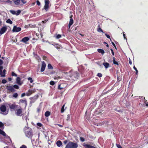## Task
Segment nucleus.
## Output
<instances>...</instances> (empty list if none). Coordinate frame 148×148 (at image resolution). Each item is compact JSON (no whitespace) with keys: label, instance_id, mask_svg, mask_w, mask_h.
<instances>
[{"label":"nucleus","instance_id":"nucleus-1","mask_svg":"<svg viewBox=\"0 0 148 148\" xmlns=\"http://www.w3.org/2000/svg\"><path fill=\"white\" fill-rule=\"evenodd\" d=\"M24 130L26 136L32 139V137L33 135L32 129L30 128L25 127L24 129Z\"/></svg>","mask_w":148,"mask_h":148},{"label":"nucleus","instance_id":"nucleus-2","mask_svg":"<svg viewBox=\"0 0 148 148\" xmlns=\"http://www.w3.org/2000/svg\"><path fill=\"white\" fill-rule=\"evenodd\" d=\"M78 147V145L77 143L69 141L65 148H77Z\"/></svg>","mask_w":148,"mask_h":148},{"label":"nucleus","instance_id":"nucleus-3","mask_svg":"<svg viewBox=\"0 0 148 148\" xmlns=\"http://www.w3.org/2000/svg\"><path fill=\"white\" fill-rule=\"evenodd\" d=\"M1 110L0 113L4 115L7 114L8 113V111L6 110V107L4 105H2L0 108Z\"/></svg>","mask_w":148,"mask_h":148},{"label":"nucleus","instance_id":"nucleus-4","mask_svg":"<svg viewBox=\"0 0 148 148\" xmlns=\"http://www.w3.org/2000/svg\"><path fill=\"white\" fill-rule=\"evenodd\" d=\"M69 75L73 78H76L78 77V75L77 72L71 71L69 73Z\"/></svg>","mask_w":148,"mask_h":148},{"label":"nucleus","instance_id":"nucleus-5","mask_svg":"<svg viewBox=\"0 0 148 148\" xmlns=\"http://www.w3.org/2000/svg\"><path fill=\"white\" fill-rule=\"evenodd\" d=\"M17 116H21L22 115V109L19 106L18 108H17L16 110V112H15Z\"/></svg>","mask_w":148,"mask_h":148},{"label":"nucleus","instance_id":"nucleus-6","mask_svg":"<svg viewBox=\"0 0 148 148\" xmlns=\"http://www.w3.org/2000/svg\"><path fill=\"white\" fill-rule=\"evenodd\" d=\"M3 69V67L2 66H0V75L2 77H5V72L6 71L5 69H4L2 72V70Z\"/></svg>","mask_w":148,"mask_h":148},{"label":"nucleus","instance_id":"nucleus-7","mask_svg":"<svg viewBox=\"0 0 148 148\" xmlns=\"http://www.w3.org/2000/svg\"><path fill=\"white\" fill-rule=\"evenodd\" d=\"M0 134H1L3 135V136H5V138L7 139H8L11 142V140L10 138V137L8 136L5 133V132L1 130L0 129Z\"/></svg>","mask_w":148,"mask_h":148},{"label":"nucleus","instance_id":"nucleus-8","mask_svg":"<svg viewBox=\"0 0 148 148\" xmlns=\"http://www.w3.org/2000/svg\"><path fill=\"white\" fill-rule=\"evenodd\" d=\"M45 5L44 6V9L46 11H47L49 8V0H45Z\"/></svg>","mask_w":148,"mask_h":148},{"label":"nucleus","instance_id":"nucleus-9","mask_svg":"<svg viewBox=\"0 0 148 148\" xmlns=\"http://www.w3.org/2000/svg\"><path fill=\"white\" fill-rule=\"evenodd\" d=\"M6 88L8 90L11 92H13L15 91L12 86H7L6 87Z\"/></svg>","mask_w":148,"mask_h":148},{"label":"nucleus","instance_id":"nucleus-10","mask_svg":"<svg viewBox=\"0 0 148 148\" xmlns=\"http://www.w3.org/2000/svg\"><path fill=\"white\" fill-rule=\"evenodd\" d=\"M21 30V28L20 27H18L15 26L14 27L12 31L13 32H18Z\"/></svg>","mask_w":148,"mask_h":148},{"label":"nucleus","instance_id":"nucleus-11","mask_svg":"<svg viewBox=\"0 0 148 148\" xmlns=\"http://www.w3.org/2000/svg\"><path fill=\"white\" fill-rule=\"evenodd\" d=\"M7 29V27L6 26H4L2 27L0 31V34L1 35L4 33Z\"/></svg>","mask_w":148,"mask_h":148},{"label":"nucleus","instance_id":"nucleus-12","mask_svg":"<svg viewBox=\"0 0 148 148\" xmlns=\"http://www.w3.org/2000/svg\"><path fill=\"white\" fill-rule=\"evenodd\" d=\"M18 106L14 104H12L9 106V107L11 109H16L18 108Z\"/></svg>","mask_w":148,"mask_h":148},{"label":"nucleus","instance_id":"nucleus-13","mask_svg":"<svg viewBox=\"0 0 148 148\" xmlns=\"http://www.w3.org/2000/svg\"><path fill=\"white\" fill-rule=\"evenodd\" d=\"M70 21L69 24V28H70L71 26L73 24V21L72 18V16L71 15L70 16Z\"/></svg>","mask_w":148,"mask_h":148},{"label":"nucleus","instance_id":"nucleus-14","mask_svg":"<svg viewBox=\"0 0 148 148\" xmlns=\"http://www.w3.org/2000/svg\"><path fill=\"white\" fill-rule=\"evenodd\" d=\"M46 67V64L43 61L42 62V66L40 71L42 72L44 71Z\"/></svg>","mask_w":148,"mask_h":148},{"label":"nucleus","instance_id":"nucleus-15","mask_svg":"<svg viewBox=\"0 0 148 148\" xmlns=\"http://www.w3.org/2000/svg\"><path fill=\"white\" fill-rule=\"evenodd\" d=\"M34 91L33 90H29L26 92V95L27 96H30L32 93L34 92Z\"/></svg>","mask_w":148,"mask_h":148},{"label":"nucleus","instance_id":"nucleus-16","mask_svg":"<svg viewBox=\"0 0 148 148\" xmlns=\"http://www.w3.org/2000/svg\"><path fill=\"white\" fill-rule=\"evenodd\" d=\"M29 40L28 37H26L23 38L21 40V41L22 42L24 43H26Z\"/></svg>","mask_w":148,"mask_h":148},{"label":"nucleus","instance_id":"nucleus-17","mask_svg":"<svg viewBox=\"0 0 148 148\" xmlns=\"http://www.w3.org/2000/svg\"><path fill=\"white\" fill-rule=\"evenodd\" d=\"M84 146L86 148H96V147H94L90 145L85 144L84 145Z\"/></svg>","mask_w":148,"mask_h":148},{"label":"nucleus","instance_id":"nucleus-18","mask_svg":"<svg viewBox=\"0 0 148 148\" xmlns=\"http://www.w3.org/2000/svg\"><path fill=\"white\" fill-rule=\"evenodd\" d=\"M16 83L18 84L21 85L22 83L21 82V78L19 77H17L16 79Z\"/></svg>","mask_w":148,"mask_h":148},{"label":"nucleus","instance_id":"nucleus-19","mask_svg":"<svg viewBox=\"0 0 148 148\" xmlns=\"http://www.w3.org/2000/svg\"><path fill=\"white\" fill-rule=\"evenodd\" d=\"M56 144L58 147H60L62 145V143L60 140H58L57 141Z\"/></svg>","mask_w":148,"mask_h":148},{"label":"nucleus","instance_id":"nucleus-20","mask_svg":"<svg viewBox=\"0 0 148 148\" xmlns=\"http://www.w3.org/2000/svg\"><path fill=\"white\" fill-rule=\"evenodd\" d=\"M103 64L104 66L106 69H107L109 66V64L107 62H104Z\"/></svg>","mask_w":148,"mask_h":148},{"label":"nucleus","instance_id":"nucleus-21","mask_svg":"<svg viewBox=\"0 0 148 148\" xmlns=\"http://www.w3.org/2000/svg\"><path fill=\"white\" fill-rule=\"evenodd\" d=\"M97 51L99 53H100L102 54H103L104 53V51L103 49H97Z\"/></svg>","mask_w":148,"mask_h":148},{"label":"nucleus","instance_id":"nucleus-22","mask_svg":"<svg viewBox=\"0 0 148 148\" xmlns=\"http://www.w3.org/2000/svg\"><path fill=\"white\" fill-rule=\"evenodd\" d=\"M50 114V112L49 111H47L45 112V116L46 117L49 116Z\"/></svg>","mask_w":148,"mask_h":148},{"label":"nucleus","instance_id":"nucleus-23","mask_svg":"<svg viewBox=\"0 0 148 148\" xmlns=\"http://www.w3.org/2000/svg\"><path fill=\"white\" fill-rule=\"evenodd\" d=\"M20 0H17L14 1V3L15 5H18L20 3Z\"/></svg>","mask_w":148,"mask_h":148},{"label":"nucleus","instance_id":"nucleus-24","mask_svg":"<svg viewBox=\"0 0 148 148\" xmlns=\"http://www.w3.org/2000/svg\"><path fill=\"white\" fill-rule=\"evenodd\" d=\"M12 96L14 98H16L18 96V94L17 93H14L12 95Z\"/></svg>","mask_w":148,"mask_h":148},{"label":"nucleus","instance_id":"nucleus-25","mask_svg":"<svg viewBox=\"0 0 148 148\" xmlns=\"http://www.w3.org/2000/svg\"><path fill=\"white\" fill-rule=\"evenodd\" d=\"M113 63L115 64H116V65H118L119 63L117 62L115 60V58L114 57H113Z\"/></svg>","mask_w":148,"mask_h":148},{"label":"nucleus","instance_id":"nucleus-26","mask_svg":"<svg viewBox=\"0 0 148 148\" xmlns=\"http://www.w3.org/2000/svg\"><path fill=\"white\" fill-rule=\"evenodd\" d=\"M21 12V11L20 10H17V11H16V12L15 15L17 16H18L20 14Z\"/></svg>","mask_w":148,"mask_h":148},{"label":"nucleus","instance_id":"nucleus-27","mask_svg":"<svg viewBox=\"0 0 148 148\" xmlns=\"http://www.w3.org/2000/svg\"><path fill=\"white\" fill-rule=\"evenodd\" d=\"M0 127L1 128H4V124L2 122L0 121Z\"/></svg>","mask_w":148,"mask_h":148},{"label":"nucleus","instance_id":"nucleus-28","mask_svg":"<svg viewBox=\"0 0 148 148\" xmlns=\"http://www.w3.org/2000/svg\"><path fill=\"white\" fill-rule=\"evenodd\" d=\"M64 106H65V105H64L62 107V108H61V113H63L64 112Z\"/></svg>","mask_w":148,"mask_h":148},{"label":"nucleus","instance_id":"nucleus-29","mask_svg":"<svg viewBox=\"0 0 148 148\" xmlns=\"http://www.w3.org/2000/svg\"><path fill=\"white\" fill-rule=\"evenodd\" d=\"M10 12H11L12 14L13 15L15 14L16 11L12 10H10Z\"/></svg>","mask_w":148,"mask_h":148},{"label":"nucleus","instance_id":"nucleus-30","mask_svg":"<svg viewBox=\"0 0 148 148\" xmlns=\"http://www.w3.org/2000/svg\"><path fill=\"white\" fill-rule=\"evenodd\" d=\"M70 114H68L67 115V117L66 118V121H70Z\"/></svg>","mask_w":148,"mask_h":148},{"label":"nucleus","instance_id":"nucleus-31","mask_svg":"<svg viewBox=\"0 0 148 148\" xmlns=\"http://www.w3.org/2000/svg\"><path fill=\"white\" fill-rule=\"evenodd\" d=\"M41 110V107L40 106H39L37 108V112L39 113L40 112Z\"/></svg>","mask_w":148,"mask_h":148},{"label":"nucleus","instance_id":"nucleus-32","mask_svg":"<svg viewBox=\"0 0 148 148\" xmlns=\"http://www.w3.org/2000/svg\"><path fill=\"white\" fill-rule=\"evenodd\" d=\"M6 22L7 23H9L10 24H12V21L10 19H8L7 20Z\"/></svg>","mask_w":148,"mask_h":148},{"label":"nucleus","instance_id":"nucleus-33","mask_svg":"<svg viewBox=\"0 0 148 148\" xmlns=\"http://www.w3.org/2000/svg\"><path fill=\"white\" fill-rule=\"evenodd\" d=\"M48 67L49 69H52L53 67L50 64H48Z\"/></svg>","mask_w":148,"mask_h":148},{"label":"nucleus","instance_id":"nucleus-34","mask_svg":"<svg viewBox=\"0 0 148 148\" xmlns=\"http://www.w3.org/2000/svg\"><path fill=\"white\" fill-rule=\"evenodd\" d=\"M27 79L28 81H29L31 83H32L33 82V81L32 78L31 77H28L27 78Z\"/></svg>","mask_w":148,"mask_h":148},{"label":"nucleus","instance_id":"nucleus-35","mask_svg":"<svg viewBox=\"0 0 148 148\" xmlns=\"http://www.w3.org/2000/svg\"><path fill=\"white\" fill-rule=\"evenodd\" d=\"M13 86L14 88H15L16 89L19 88V86L17 85H14Z\"/></svg>","mask_w":148,"mask_h":148},{"label":"nucleus","instance_id":"nucleus-36","mask_svg":"<svg viewBox=\"0 0 148 148\" xmlns=\"http://www.w3.org/2000/svg\"><path fill=\"white\" fill-rule=\"evenodd\" d=\"M97 31L98 32H103L102 30L101 29V28H99L97 30Z\"/></svg>","mask_w":148,"mask_h":148},{"label":"nucleus","instance_id":"nucleus-37","mask_svg":"<svg viewBox=\"0 0 148 148\" xmlns=\"http://www.w3.org/2000/svg\"><path fill=\"white\" fill-rule=\"evenodd\" d=\"M133 68L136 71V75H137L138 72V70H137L135 66H134L133 67Z\"/></svg>","mask_w":148,"mask_h":148},{"label":"nucleus","instance_id":"nucleus-38","mask_svg":"<svg viewBox=\"0 0 148 148\" xmlns=\"http://www.w3.org/2000/svg\"><path fill=\"white\" fill-rule=\"evenodd\" d=\"M61 37V35H60V34H58L56 36V38H57V39H59Z\"/></svg>","mask_w":148,"mask_h":148},{"label":"nucleus","instance_id":"nucleus-39","mask_svg":"<svg viewBox=\"0 0 148 148\" xmlns=\"http://www.w3.org/2000/svg\"><path fill=\"white\" fill-rule=\"evenodd\" d=\"M12 76H14L15 77H16L17 76V75L13 72H12Z\"/></svg>","mask_w":148,"mask_h":148},{"label":"nucleus","instance_id":"nucleus-40","mask_svg":"<svg viewBox=\"0 0 148 148\" xmlns=\"http://www.w3.org/2000/svg\"><path fill=\"white\" fill-rule=\"evenodd\" d=\"M55 83V82L53 81H51L50 82V84L51 85H53Z\"/></svg>","mask_w":148,"mask_h":148},{"label":"nucleus","instance_id":"nucleus-41","mask_svg":"<svg viewBox=\"0 0 148 148\" xmlns=\"http://www.w3.org/2000/svg\"><path fill=\"white\" fill-rule=\"evenodd\" d=\"M80 140L82 142H84L85 141V139L84 138L80 137Z\"/></svg>","mask_w":148,"mask_h":148},{"label":"nucleus","instance_id":"nucleus-42","mask_svg":"<svg viewBox=\"0 0 148 148\" xmlns=\"http://www.w3.org/2000/svg\"><path fill=\"white\" fill-rule=\"evenodd\" d=\"M7 82V81L5 79H3L2 81V83L3 84H5Z\"/></svg>","mask_w":148,"mask_h":148},{"label":"nucleus","instance_id":"nucleus-43","mask_svg":"<svg viewBox=\"0 0 148 148\" xmlns=\"http://www.w3.org/2000/svg\"><path fill=\"white\" fill-rule=\"evenodd\" d=\"M37 125L40 127H41L42 126V125L41 123H37Z\"/></svg>","mask_w":148,"mask_h":148},{"label":"nucleus","instance_id":"nucleus-44","mask_svg":"<svg viewBox=\"0 0 148 148\" xmlns=\"http://www.w3.org/2000/svg\"><path fill=\"white\" fill-rule=\"evenodd\" d=\"M58 89L60 90H62V89H63V88L62 87H61V85H59L58 86Z\"/></svg>","mask_w":148,"mask_h":148},{"label":"nucleus","instance_id":"nucleus-45","mask_svg":"<svg viewBox=\"0 0 148 148\" xmlns=\"http://www.w3.org/2000/svg\"><path fill=\"white\" fill-rule=\"evenodd\" d=\"M105 35L107 38L110 39V41H111V40L110 38V36L107 34H106Z\"/></svg>","mask_w":148,"mask_h":148},{"label":"nucleus","instance_id":"nucleus-46","mask_svg":"<svg viewBox=\"0 0 148 148\" xmlns=\"http://www.w3.org/2000/svg\"><path fill=\"white\" fill-rule=\"evenodd\" d=\"M97 76L99 77H101L102 76V74L101 73H98L97 74Z\"/></svg>","mask_w":148,"mask_h":148},{"label":"nucleus","instance_id":"nucleus-47","mask_svg":"<svg viewBox=\"0 0 148 148\" xmlns=\"http://www.w3.org/2000/svg\"><path fill=\"white\" fill-rule=\"evenodd\" d=\"M20 148H27V147L24 145H22Z\"/></svg>","mask_w":148,"mask_h":148},{"label":"nucleus","instance_id":"nucleus-48","mask_svg":"<svg viewBox=\"0 0 148 148\" xmlns=\"http://www.w3.org/2000/svg\"><path fill=\"white\" fill-rule=\"evenodd\" d=\"M116 145L118 148H122L121 145H120L116 144Z\"/></svg>","mask_w":148,"mask_h":148},{"label":"nucleus","instance_id":"nucleus-49","mask_svg":"<svg viewBox=\"0 0 148 148\" xmlns=\"http://www.w3.org/2000/svg\"><path fill=\"white\" fill-rule=\"evenodd\" d=\"M26 94H25V93H22L21 95V97H24V96H25V95H26Z\"/></svg>","mask_w":148,"mask_h":148},{"label":"nucleus","instance_id":"nucleus-50","mask_svg":"<svg viewBox=\"0 0 148 148\" xmlns=\"http://www.w3.org/2000/svg\"><path fill=\"white\" fill-rule=\"evenodd\" d=\"M68 142V141L67 140H65L63 141V143L65 144H67Z\"/></svg>","mask_w":148,"mask_h":148},{"label":"nucleus","instance_id":"nucleus-51","mask_svg":"<svg viewBox=\"0 0 148 148\" xmlns=\"http://www.w3.org/2000/svg\"><path fill=\"white\" fill-rule=\"evenodd\" d=\"M37 4L38 5H40V3L38 1H36Z\"/></svg>","mask_w":148,"mask_h":148},{"label":"nucleus","instance_id":"nucleus-52","mask_svg":"<svg viewBox=\"0 0 148 148\" xmlns=\"http://www.w3.org/2000/svg\"><path fill=\"white\" fill-rule=\"evenodd\" d=\"M21 1L23 4H25L26 3V1L25 0H21Z\"/></svg>","mask_w":148,"mask_h":148},{"label":"nucleus","instance_id":"nucleus-53","mask_svg":"<svg viewBox=\"0 0 148 148\" xmlns=\"http://www.w3.org/2000/svg\"><path fill=\"white\" fill-rule=\"evenodd\" d=\"M111 42L112 43V45H113V46L115 47V48L116 49V47L115 46V45L114 43L113 42H112V41H111Z\"/></svg>","mask_w":148,"mask_h":148},{"label":"nucleus","instance_id":"nucleus-54","mask_svg":"<svg viewBox=\"0 0 148 148\" xmlns=\"http://www.w3.org/2000/svg\"><path fill=\"white\" fill-rule=\"evenodd\" d=\"M3 63V61L0 59V65H1Z\"/></svg>","mask_w":148,"mask_h":148},{"label":"nucleus","instance_id":"nucleus-55","mask_svg":"<svg viewBox=\"0 0 148 148\" xmlns=\"http://www.w3.org/2000/svg\"><path fill=\"white\" fill-rule=\"evenodd\" d=\"M110 50L111 51L113 55V56H114V53L113 50L112 49H111Z\"/></svg>","mask_w":148,"mask_h":148},{"label":"nucleus","instance_id":"nucleus-56","mask_svg":"<svg viewBox=\"0 0 148 148\" xmlns=\"http://www.w3.org/2000/svg\"><path fill=\"white\" fill-rule=\"evenodd\" d=\"M7 2L8 3H10V4H12V1H10V0H8V1H7Z\"/></svg>","mask_w":148,"mask_h":148},{"label":"nucleus","instance_id":"nucleus-57","mask_svg":"<svg viewBox=\"0 0 148 148\" xmlns=\"http://www.w3.org/2000/svg\"><path fill=\"white\" fill-rule=\"evenodd\" d=\"M123 35L124 39H125L127 40V38H126L125 35V34L123 33Z\"/></svg>","mask_w":148,"mask_h":148},{"label":"nucleus","instance_id":"nucleus-58","mask_svg":"<svg viewBox=\"0 0 148 148\" xmlns=\"http://www.w3.org/2000/svg\"><path fill=\"white\" fill-rule=\"evenodd\" d=\"M48 21V20L47 19H45L44 21H42L43 23H45L46 22H47Z\"/></svg>","mask_w":148,"mask_h":148},{"label":"nucleus","instance_id":"nucleus-59","mask_svg":"<svg viewBox=\"0 0 148 148\" xmlns=\"http://www.w3.org/2000/svg\"><path fill=\"white\" fill-rule=\"evenodd\" d=\"M8 80H9V81H11L12 80V78H10V77H9V78H8Z\"/></svg>","mask_w":148,"mask_h":148},{"label":"nucleus","instance_id":"nucleus-60","mask_svg":"<svg viewBox=\"0 0 148 148\" xmlns=\"http://www.w3.org/2000/svg\"><path fill=\"white\" fill-rule=\"evenodd\" d=\"M26 101L25 100H22L21 101V102L22 103H24V102H26Z\"/></svg>","mask_w":148,"mask_h":148},{"label":"nucleus","instance_id":"nucleus-61","mask_svg":"<svg viewBox=\"0 0 148 148\" xmlns=\"http://www.w3.org/2000/svg\"><path fill=\"white\" fill-rule=\"evenodd\" d=\"M146 101H145V103L146 104V106H147L148 107V103H146Z\"/></svg>","mask_w":148,"mask_h":148},{"label":"nucleus","instance_id":"nucleus-62","mask_svg":"<svg viewBox=\"0 0 148 148\" xmlns=\"http://www.w3.org/2000/svg\"><path fill=\"white\" fill-rule=\"evenodd\" d=\"M129 63L130 64H132V62L130 60L129 61Z\"/></svg>","mask_w":148,"mask_h":148},{"label":"nucleus","instance_id":"nucleus-63","mask_svg":"<svg viewBox=\"0 0 148 148\" xmlns=\"http://www.w3.org/2000/svg\"><path fill=\"white\" fill-rule=\"evenodd\" d=\"M79 34L81 35L82 36H84V35L83 34H81L80 33H79Z\"/></svg>","mask_w":148,"mask_h":148},{"label":"nucleus","instance_id":"nucleus-64","mask_svg":"<svg viewBox=\"0 0 148 148\" xmlns=\"http://www.w3.org/2000/svg\"><path fill=\"white\" fill-rule=\"evenodd\" d=\"M58 125L60 127H62V125H59V124H58Z\"/></svg>","mask_w":148,"mask_h":148}]
</instances>
